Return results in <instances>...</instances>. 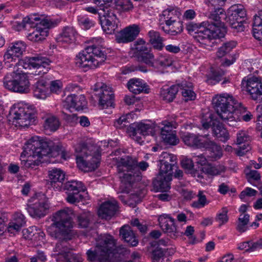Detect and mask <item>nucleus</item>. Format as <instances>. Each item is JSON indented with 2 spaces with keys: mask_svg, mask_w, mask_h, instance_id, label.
<instances>
[{
  "mask_svg": "<svg viewBox=\"0 0 262 262\" xmlns=\"http://www.w3.org/2000/svg\"><path fill=\"white\" fill-rule=\"evenodd\" d=\"M52 147L51 141L37 136H33L25 144L20 160L26 167L38 165L40 162L47 161L41 160L44 157L53 156Z\"/></svg>",
  "mask_w": 262,
  "mask_h": 262,
  "instance_id": "1",
  "label": "nucleus"
},
{
  "mask_svg": "<svg viewBox=\"0 0 262 262\" xmlns=\"http://www.w3.org/2000/svg\"><path fill=\"white\" fill-rule=\"evenodd\" d=\"M76 36L77 32L73 27H66L60 34L58 41L62 43L71 44L75 41Z\"/></svg>",
  "mask_w": 262,
  "mask_h": 262,
  "instance_id": "36",
  "label": "nucleus"
},
{
  "mask_svg": "<svg viewBox=\"0 0 262 262\" xmlns=\"http://www.w3.org/2000/svg\"><path fill=\"white\" fill-rule=\"evenodd\" d=\"M202 125L205 129L212 127L214 135L223 142H226L229 139L228 130L217 121L213 120L211 115H210L207 120L203 119Z\"/></svg>",
  "mask_w": 262,
  "mask_h": 262,
  "instance_id": "17",
  "label": "nucleus"
},
{
  "mask_svg": "<svg viewBox=\"0 0 262 262\" xmlns=\"http://www.w3.org/2000/svg\"><path fill=\"white\" fill-rule=\"evenodd\" d=\"M77 19L79 24L84 29H89L94 25V21L91 20L87 16H78Z\"/></svg>",
  "mask_w": 262,
  "mask_h": 262,
  "instance_id": "56",
  "label": "nucleus"
},
{
  "mask_svg": "<svg viewBox=\"0 0 262 262\" xmlns=\"http://www.w3.org/2000/svg\"><path fill=\"white\" fill-rule=\"evenodd\" d=\"M149 60L150 63L146 64L156 68L169 67L173 62L172 58L167 54H160L155 59L153 55L152 58Z\"/></svg>",
  "mask_w": 262,
  "mask_h": 262,
  "instance_id": "35",
  "label": "nucleus"
},
{
  "mask_svg": "<svg viewBox=\"0 0 262 262\" xmlns=\"http://www.w3.org/2000/svg\"><path fill=\"white\" fill-rule=\"evenodd\" d=\"M91 217V214L89 212H83L78 216V223L79 227L81 228H86L90 223V220Z\"/></svg>",
  "mask_w": 262,
  "mask_h": 262,
  "instance_id": "55",
  "label": "nucleus"
},
{
  "mask_svg": "<svg viewBox=\"0 0 262 262\" xmlns=\"http://www.w3.org/2000/svg\"><path fill=\"white\" fill-rule=\"evenodd\" d=\"M88 43L89 45L75 58L76 66L85 71L98 68L106 59V55L102 50L104 46L102 38L93 37L88 41Z\"/></svg>",
  "mask_w": 262,
  "mask_h": 262,
  "instance_id": "3",
  "label": "nucleus"
},
{
  "mask_svg": "<svg viewBox=\"0 0 262 262\" xmlns=\"http://www.w3.org/2000/svg\"><path fill=\"white\" fill-rule=\"evenodd\" d=\"M159 225L162 230L167 233H174L177 228L174 223V220L170 215L164 214L159 216L158 218Z\"/></svg>",
  "mask_w": 262,
  "mask_h": 262,
  "instance_id": "30",
  "label": "nucleus"
},
{
  "mask_svg": "<svg viewBox=\"0 0 262 262\" xmlns=\"http://www.w3.org/2000/svg\"><path fill=\"white\" fill-rule=\"evenodd\" d=\"M99 105L102 108L112 106L114 103V94L113 89L104 83H97L94 89Z\"/></svg>",
  "mask_w": 262,
  "mask_h": 262,
  "instance_id": "14",
  "label": "nucleus"
},
{
  "mask_svg": "<svg viewBox=\"0 0 262 262\" xmlns=\"http://www.w3.org/2000/svg\"><path fill=\"white\" fill-rule=\"evenodd\" d=\"M178 91V84L172 85L170 87H163L160 91V97L166 102H171L175 98Z\"/></svg>",
  "mask_w": 262,
  "mask_h": 262,
  "instance_id": "38",
  "label": "nucleus"
},
{
  "mask_svg": "<svg viewBox=\"0 0 262 262\" xmlns=\"http://www.w3.org/2000/svg\"><path fill=\"white\" fill-rule=\"evenodd\" d=\"M155 124L149 121L132 123L127 128L130 136L140 144L144 142L146 136H153L155 134Z\"/></svg>",
  "mask_w": 262,
  "mask_h": 262,
  "instance_id": "11",
  "label": "nucleus"
},
{
  "mask_svg": "<svg viewBox=\"0 0 262 262\" xmlns=\"http://www.w3.org/2000/svg\"><path fill=\"white\" fill-rule=\"evenodd\" d=\"M182 90V96L186 101L193 100L196 97V95L192 90L193 84L191 82L186 81H182L178 84V88Z\"/></svg>",
  "mask_w": 262,
  "mask_h": 262,
  "instance_id": "39",
  "label": "nucleus"
},
{
  "mask_svg": "<svg viewBox=\"0 0 262 262\" xmlns=\"http://www.w3.org/2000/svg\"><path fill=\"white\" fill-rule=\"evenodd\" d=\"M134 114L128 113L121 116L115 122V126L117 128H121L127 125V123H129L134 116Z\"/></svg>",
  "mask_w": 262,
  "mask_h": 262,
  "instance_id": "53",
  "label": "nucleus"
},
{
  "mask_svg": "<svg viewBox=\"0 0 262 262\" xmlns=\"http://www.w3.org/2000/svg\"><path fill=\"white\" fill-rule=\"evenodd\" d=\"M253 34L256 39L262 40V10H259L254 16Z\"/></svg>",
  "mask_w": 262,
  "mask_h": 262,
  "instance_id": "37",
  "label": "nucleus"
},
{
  "mask_svg": "<svg viewBox=\"0 0 262 262\" xmlns=\"http://www.w3.org/2000/svg\"><path fill=\"white\" fill-rule=\"evenodd\" d=\"M242 83L253 100L262 102V81L260 79L254 76L245 77Z\"/></svg>",
  "mask_w": 262,
  "mask_h": 262,
  "instance_id": "15",
  "label": "nucleus"
},
{
  "mask_svg": "<svg viewBox=\"0 0 262 262\" xmlns=\"http://www.w3.org/2000/svg\"><path fill=\"white\" fill-rule=\"evenodd\" d=\"M58 262H82V258L70 252L60 253L57 258Z\"/></svg>",
  "mask_w": 262,
  "mask_h": 262,
  "instance_id": "49",
  "label": "nucleus"
},
{
  "mask_svg": "<svg viewBox=\"0 0 262 262\" xmlns=\"http://www.w3.org/2000/svg\"><path fill=\"white\" fill-rule=\"evenodd\" d=\"M116 9L119 11H127L133 8L130 0H116Z\"/></svg>",
  "mask_w": 262,
  "mask_h": 262,
  "instance_id": "54",
  "label": "nucleus"
},
{
  "mask_svg": "<svg viewBox=\"0 0 262 262\" xmlns=\"http://www.w3.org/2000/svg\"><path fill=\"white\" fill-rule=\"evenodd\" d=\"M76 162L79 168L84 171L94 170L99 165L100 154L97 152L94 155H88L89 149L83 144L78 143L75 146Z\"/></svg>",
  "mask_w": 262,
  "mask_h": 262,
  "instance_id": "9",
  "label": "nucleus"
},
{
  "mask_svg": "<svg viewBox=\"0 0 262 262\" xmlns=\"http://www.w3.org/2000/svg\"><path fill=\"white\" fill-rule=\"evenodd\" d=\"M228 212V210L227 208L223 207L216 214L215 220L219 223L220 226H221L228 222L229 220V217L227 215Z\"/></svg>",
  "mask_w": 262,
  "mask_h": 262,
  "instance_id": "52",
  "label": "nucleus"
},
{
  "mask_svg": "<svg viewBox=\"0 0 262 262\" xmlns=\"http://www.w3.org/2000/svg\"><path fill=\"white\" fill-rule=\"evenodd\" d=\"M226 167L222 164H208L202 168V171L208 175L215 176L225 172Z\"/></svg>",
  "mask_w": 262,
  "mask_h": 262,
  "instance_id": "44",
  "label": "nucleus"
},
{
  "mask_svg": "<svg viewBox=\"0 0 262 262\" xmlns=\"http://www.w3.org/2000/svg\"><path fill=\"white\" fill-rule=\"evenodd\" d=\"M74 212L65 208L57 211L51 216L52 224L48 227V234L55 239H66L74 226Z\"/></svg>",
  "mask_w": 262,
  "mask_h": 262,
  "instance_id": "4",
  "label": "nucleus"
},
{
  "mask_svg": "<svg viewBox=\"0 0 262 262\" xmlns=\"http://www.w3.org/2000/svg\"><path fill=\"white\" fill-rule=\"evenodd\" d=\"M127 86L129 91L135 94L149 92L148 85L144 80L139 78L130 79L127 83Z\"/></svg>",
  "mask_w": 262,
  "mask_h": 262,
  "instance_id": "29",
  "label": "nucleus"
},
{
  "mask_svg": "<svg viewBox=\"0 0 262 262\" xmlns=\"http://www.w3.org/2000/svg\"><path fill=\"white\" fill-rule=\"evenodd\" d=\"M166 27H163V30L167 34L172 36H176L180 34L183 31V24L178 19L173 20L166 25Z\"/></svg>",
  "mask_w": 262,
  "mask_h": 262,
  "instance_id": "41",
  "label": "nucleus"
},
{
  "mask_svg": "<svg viewBox=\"0 0 262 262\" xmlns=\"http://www.w3.org/2000/svg\"><path fill=\"white\" fill-rule=\"evenodd\" d=\"M36 231V226H32L22 231L23 237L26 239H32L35 235V231Z\"/></svg>",
  "mask_w": 262,
  "mask_h": 262,
  "instance_id": "59",
  "label": "nucleus"
},
{
  "mask_svg": "<svg viewBox=\"0 0 262 262\" xmlns=\"http://www.w3.org/2000/svg\"><path fill=\"white\" fill-rule=\"evenodd\" d=\"M203 148L207 149L210 152V157L214 159L220 158L222 156V150L221 146L210 141L207 137Z\"/></svg>",
  "mask_w": 262,
  "mask_h": 262,
  "instance_id": "42",
  "label": "nucleus"
},
{
  "mask_svg": "<svg viewBox=\"0 0 262 262\" xmlns=\"http://www.w3.org/2000/svg\"><path fill=\"white\" fill-rule=\"evenodd\" d=\"M64 188L70 192L84 191L85 187L81 182L77 181H69L65 184Z\"/></svg>",
  "mask_w": 262,
  "mask_h": 262,
  "instance_id": "50",
  "label": "nucleus"
},
{
  "mask_svg": "<svg viewBox=\"0 0 262 262\" xmlns=\"http://www.w3.org/2000/svg\"><path fill=\"white\" fill-rule=\"evenodd\" d=\"M198 31L194 37L205 48L211 47L213 39L223 37L226 33V30L224 28H217L208 21L202 22L200 25V30Z\"/></svg>",
  "mask_w": 262,
  "mask_h": 262,
  "instance_id": "8",
  "label": "nucleus"
},
{
  "mask_svg": "<svg viewBox=\"0 0 262 262\" xmlns=\"http://www.w3.org/2000/svg\"><path fill=\"white\" fill-rule=\"evenodd\" d=\"M257 193V191L255 189L247 187L243 191L241 192L239 194V198L241 199H244L246 196H255Z\"/></svg>",
  "mask_w": 262,
  "mask_h": 262,
  "instance_id": "62",
  "label": "nucleus"
},
{
  "mask_svg": "<svg viewBox=\"0 0 262 262\" xmlns=\"http://www.w3.org/2000/svg\"><path fill=\"white\" fill-rule=\"evenodd\" d=\"M148 35L149 37V42L152 45L155 49L161 50L163 47L164 39L160 36L159 32L150 30L148 32Z\"/></svg>",
  "mask_w": 262,
  "mask_h": 262,
  "instance_id": "43",
  "label": "nucleus"
},
{
  "mask_svg": "<svg viewBox=\"0 0 262 262\" xmlns=\"http://www.w3.org/2000/svg\"><path fill=\"white\" fill-rule=\"evenodd\" d=\"M65 176V172L60 168H53L49 170V182L54 190H61Z\"/></svg>",
  "mask_w": 262,
  "mask_h": 262,
  "instance_id": "24",
  "label": "nucleus"
},
{
  "mask_svg": "<svg viewBox=\"0 0 262 262\" xmlns=\"http://www.w3.org/2000/svg\"><path fill=\"white\" fill-rule=\"evenodd\" d=\"M42 118L44 120L43 127L45 129L55 131L58 128L60 125L59 121L54 115L47 114L43 116Z\"/></svg>",
  "mask_w": 262,
  "mask_h": 262,
  "instance_id": "40",
  "label": "nucleus"
},
{
  "mask_svg": "<svg viewBox=\"0 0 262 262\" xmlns=\"http://www.w3.org/2000/svg\"><path fill=\"white\" fill-rule=\"evenodd\" d=\"M30 83L25 74L17 73V93H27L30 91Z\"/></svg>",
  "mask_w": 262,
  "mask_h": 262,
  "instance_id": "46",
  "label": "nucleus"
},
{
  "mask_svg": "<svg viewBox=\"0 0 262 262\" xmlns=\"http://www.w3.org/2000/svg\"><path fill=\"white\" fill-rule=\"evenodd\" d=\"M172 172L159 173L156 180L153 182L154 188L157 191H167L170 188V182L172 180Z\"/></svg>",
  "mask_w": 262,
  "mask_h": 262,
  "instance_id": "26",
  "label": "nucleus"
},
{
  "mask_svg": "<svg viewBox=\"0 0 262 262\" xmlns=\"http://www.w3.org/2000/svg\"><path fill=\"white\" fill-rule=\"evenodd\" d=\"M120 236L122 239L132 247L137 246L138 239L131 227L128 225H124L120 230Z\"/></svg>",
  "mask_w": 262,
  "mask_h": 262,
  "instance_id": "32",
  "label": "nucleus"
},
{
  "mask_svg": "<svg viewBox=\"0 0 262 262\" xmlns=\"http://www.w3.org/2000/svg\"><path fill=\"white\" fill-rule=\"evenodd\" d=\"M212 102L217 115L229 125H233L230 122L240 119L239 111L237 108L239 103L232 96L227 93L217 95L213 98Z\"/></svg>",
  "mask_w": 262,
  "mask_h": 262,
  "instance_id": "6",
  "label": "nucleus"
},
{
  "mask_svg": "<svg viewBox=\"0 0 262 262\" xmlns=\"http://www.w3.org/2000/svg\"><path fill=\"white\" fill-rule=\"evenodd\" d=\"M16 43H12L8 48L4 55V61L5 63L15 61L16 58Z\"/></svg>",
  "mask_w": 262,
  "mask_h": 262,
  "instance_id": "51",
  "label": "nucleus"
},
{
  "mask_svg": "<svg viewBox=\"0 0 262 262\" xmlns=\"http://www.w3.org/2000/svg\"><path fill=\"white\" fill-rule=\"evenodd\" d=\"M28 23L32 24V27L35 28L27 36L28 39L34 42L45 39L48 35V29L53 25L52 21L48 17H38L36 14H32L24 19L22 25L17 23V31L25 28L26 23Z\"/></svg>",
  "mask_w": 262,
  "mask_h": 262,
  "instance_id": "7",
  "label": "nucleus"
},
{
  "mask_svg": "<svg viewBox=\"0 0 262 262\" xmlns=\"http://www.w3.org/2000/svg\"><path fill=\"white\" fill-rule=\"evenodd\" d=\"M181 13L180 9L178 8L170 7L163 11L160 15L159 20L162 23H165V25L171 23L173 20L178 19L181 16Z\"/></svg>",
  "mask_w": 262,
  "mask_h": 262,
  "instance_id": "31",
  "label": "nucleus"
},
{
  "mask_svg": "<svg viewBox=\"0 0 262 262\" xmlns=\"http://www.w3.org/2000/svg\"><path fill=\"white\" fill-rule=\"evenodd\" d=\"M117 169L121 179V187L122 191L128 192L135 179V174L139 170H145L149 166L145 161L138 163L136 158L130 156H124L118 159Z\"/></svg>",
  "mask_w": 262,
  "mask_h": 262,
  "instance_id": "5",
  "label": "nucleus"
},
{
  "mask_svg": "<svg viewBox=\"0 0 262 262\" xmlns=\"http://www.w3.org/2000/svg\"><path fill=\"white\" fill-rule=\"evenodd\" d=\"M133 49L139 60L146 64L150 63L149 60L152 58L153 54L148 50L146 42L143 39L137 40Z\"/></svg>",
  "mask_w": 262,
  "mask_h": 262,
  "instance_id": "19",
  "label": "nucleus"
},
{
  "mask_svg": "<svg viewBox=\"0 0 262 262\" xmlns=\"http://www.w3.org/2000/svg\"><path fill=\"white\" fill-rule=\"evenodd\" d=\"M51 62L48 58L37 55L19 59L17 66L18 69H30L31 68L36 69L35 75L43 76L50 69Z\"/></svg>",
  "mask_w": 262,
  "mask_h": 262,
  "instance_id": "10",
  "label": "nucleus"
},
{
  "mask_svg": "<svg viewBox=\"0 0 262 262\" xmlns=\"http://www.w3.org/2000/svg\"><path fill=\"white\" fill-rule=\"evenodd\" d=\"M250 216L247 213H241L237 222L236 230L239 232H244L248 229Z\"/></svg>",
  "mask_w": 262,
  "mask_h": 262,
  "instance_id": "48",
  "label": "nucleus"
},
{
  "mask_svg": "<svg viewBox=\"0 0 262 262\" xmlns=\"http://www.w3.org/2000/svg\"><path fill=\"white\" fill-rule=\"evenodd\" d=\"M221 64L223 67H229L236 60V57L235 54L224 57Z\"/></svg>",
  "mask_w": 262,
  "mask_h": 262,
  "instance_id": "63",
  "label": "nucleus"
},
{
  "mask_svg": "<svg viewBox=\"0 0 262 262\" xmlns=\"http://www.w3.org/2000/svg\"><path fill=\"white\" fill-rule=\"evenodd\" d=\"M140 28L138 25H133L121 30L116 40L118 43H127L133 41L138 35Z\"/></svg>",
  "mask_w": 262,
  "mask_h": 262,
  "instance_id": "22",
  "label": "nucleus"
},
{
  "mask_svg": "<svg viewBox=\"0 0 262 262\" xmlns=\"http://www.w3.org/2000/svg\"><path fill=\"white\" fill-rule=\"evenodd\" d=\"M34 96L38 99H45L50 95L47 82L41 80L38 81L34 85Z\"/></svg>",
  "mask_w": 262,
  "mask_h": 262,
  "instance_id": "34",
  "label": "nucleus"
},
{
  "mask_svg": "<svg viewBox=\"0 0 262 262\" xmlns=\"http://www.w3.org/2000/svg\"><path fill=\"white\" fill-rule=\"evenodd\" d=\"M34 107L24 102H17V128L28 127L35 121Z\"/></svg>",
  "mask_w": 262,
  "mask_h": 262,
  "instance_id": "12",
  "label": "nucleus"
},
{
  "mask_svg": "<svg viewBox=\"0 0 262 262\" xmlns=\"http://www.w3.org/2000/svg\"><path fill=\"white\" fill-rule=\"evenodd\" d=\"M208 18L213 21L210 24L215 25L217 28L220 29L223 27L226 30L225 23H226L227 16L224 10L222 8H214L213 10L210 12Z\"/></svg>",
  "mask_w": 262,
  "mask_h": 262,
  "instance_id": "27",
  "label": "nucleus"
},
{
  "mask_svg": "<svg viewBox=\"0 0 262 262\" xmlns=\"http://www.w3.org/2000/svg\"><path fill=\"white\" fill-rule=\"evenodd\" d=\"M129 251L122 246L117 247L111 235H101L94 249L87 252L88 259L92 262H115L119 255H126Z\"/></svg>",
  "mask_w": 262,
  "mask_h": 262,
  "instance_id": "2",
  "label": "nucleus"
},
{
  "mask_svg": "<svg viewBox=\"0 0 262 262\" xmlns=\"http://www.w3.org/2000/svg\"><path fill=\"white\" fill-rule=\"evenodd\" d=\"M251 140V137L247 130H240L236 134V143L240 146L236 149V154L239 156H242L251 149L249 142Z\"/></svg>",
  "mask_w": 262,
  "mask_h": 262,
  "instance_id": "23",
  "label": "nucleus"
},
{
  "mask_svg": "<svg viewBox=\"0 0 262 262\" xmlns=\"http://www.w3.org/2000/svg\"><path fill=\"white\" fill-rule=\"evenodd\" d=\"M164 255V252L161 249H157L152 252V257L155 262H160Z\"/></svg>",
  "mask_w": 262,
  "mask_h": 262,
  "instance_id": "64",
  "label": "nucleus"
},
{
  "mask_svg": "<svg viewBox=\"0 0 262 262\" xmlns=\"http://www.w3.org/2000/svg\"><path fill=\"white\" fill-rule=\"evenodd\" d=\"M15 104H14L11 107L9 113L7 116L8 122L9 124L14 125L16 126V124H14L16 120V110Z\"/></svg>",
  "mask_w": 262,
  "mask_h": 262,
  "instance_id": "60",
  "label": "nucleus"
},
{
  "mask_svg": "<svg viewBox=\"0 0 262 262\" xmlns=\"http://www.w3.org/2000/svg\"><path fill=\"white\" fill-rule=\"evenodd\" d=\"M118 209L117 202L114 199H111L101 204L98 209V214L101 219L108 220L116 213Z\"/></svg>",
  "mask_w": 262,
  "mask_h": 262,
  "instance_id": "25",
  "label": "nucleus"
},
{
  "mask_svg": "<svg viewBox=\"0 0 262 262\" xmlns=\"http://www.w3.org/2000/svg\"><path fill=\"white\" fill-rule=\"evenodd\" d=\"M198 200L192 203V206L195 208H201L208 204L206 196L201 191L198 195Z\"/></svg>",
  "mask_w": 262,
  "mask_h": 262,
  "instance_id": "57",
  "label": "nucleus"
},
{
  "mask_svg": "<svg viewBox=\"0 0 262 262\" xmlns=\"http://www.w3.org/2000/svg\"><path fill=\"white\" fill-rule=\"evenodd\" d=\"M82 199V195L78 192H69L66 199L67 202L71 204L79 202Z\"/></svg>",
  "mask_w": 262,
  "mask_h": 262,
  "instance_id": "58",
  "label": "nucleus"
},
{
  "mask_svg": "<svg viewBox=\"0 0 262 262\" xmlns=\"http://www.w3.org/2000/svg\"><path fill=\"white\" fill-rule=\"evenodd\" d=\"M50 207L47 201H42L35 203L29 208V213L34 217H42L45 216Z\"/></svg>",
  "mask_w": 262,
  "mask_h": 262,
  "instance_id": "33",
  "label": "nucleus"
},
{
  "mask_svg": "<svg viewBox=\"0 0 262 262\" xmlns=\"http://www.w3.org/2000/svg\"><path fill=\"white\" fill-rule=\"evenodd\" d=\"M236 46V42L230 41L224 43L220 47L216 52V57L218 58H222L225 56L231 55L230 52Z\"/></svg>",
  "mask_w": 262,
  "mask_h": 262,
  "instance_id": "45",
  "label": "nucleus"
},
{
  "mask_svg": "<svg viewBox=\"0 0 262 262\" xmlns=\"http://www.w3.org/2000/svg\"><path fill=\"white\" fill-rule=\"evenodd\" d=\"M62 88V83L60 80H56L51 82L50 90L51 93H58Z\"/></svg>",
  "mask_w": 262,
  "mask_h": 262,
  "instance_id": "61",
  "label": "nucleus"
},
{
  "mask_svg": "<svg viewBox=\"0 0 262 262\" xmlns=\"http://www.w3.org/2000/svg\"><path fill=\"white\" fill-rule=\"evenodd\" d=\"M177 158L171 154L163 152L160 156V168L161 173L171 172Z\"/></svg>",
  "mask_w": 262,
  "mask_h": 262,
  "instance_id": "28",
  "label": "nucleus"
},
{
  "mask_svg": "<svg viewBox=\"0 0 262 262\" xmlns=\"http://www.w3.org/2000/svg\"><path fill=\"white\" fill-rule=\"evenodd\" d=\"M246 11L241 5H233L231 6L227 11V18L226 23L238 31L244 30L243 22L246 16Z\"/></svg>",
  "mask_w": 262,
  "mask_h": 262,
  "instance_id": "13",
  "label": "nucleus"
},
{
  "mask_svg": "<svg viewBox=\"0 0 262 262\" xmlns=\"http://www.w3.org/2000/svg\"><path fill=\"white\" fill-rule=\"evenodd\" d=\"M4 84L6 89L12 92H16V72L13 71L7 74L4 78Z\"/></svg>",
  "mask_w": 262,
  "mask_h": 262,
  "instance_id": "47",
  "label": "nucleus"
},
{
  "mask_svg": "<svg viewBox=\"0 0 262 262\" xmlns=\"http://www.w3.org/2000/svg\"><path fill=\"white\" fill-rule=\"evenodd\" d=\"M102 10L104 18L100 20L102 28L106 33L112 34L118 28L116 9L112 6H105Z\"/></svg>",
  "mask_w": 262,
  "mask_h": 262,
  "instance_id": "16",
  "label": "nucleus"
},
{
  "mask_svg": "<svg viewBox=\"0 0 262 262\" xmlns=\"http://www.w3.org/2000/svg\"><path fill=\"white\" fill-rule=\"evenodd\" d=\"M86 103L84 95L71 94L66 98L63 102V105L67 110L73 108L76 111H80L82 110L86 106Z\"/></svg>",
  "mask_w": 262,
  "mask_h": 262,
  "instance_id": "20",
  "label": "nucleus"
},
{
  "mask_svg": "<svg viewBox=\"0 0 262 262\" xmlns=\"http://www.w3.org/2000/svg\"><path fill=\"white\" fill-rule=\"evenodd\" d=\"M163 127L161 129V137L163 142L169 145H176L178 144L179 139L176 135V132L172 129L170 122L164 121Z\"/></svg>",
  "mask_w": 262,
  "mask_h": 262,
  "instance_id": "21",
  "label": "nucleus"
},
{
  "mask_svg": "<svg viewBox=\"0 0 262 262\" xmlns=\"http://www.w3.org/2000/svg\"><path fill=\"white\" fill-rule=\"evenodd\" d=\"M208 136L200 135L189 132L181 134V138L185 145L189 147L201 148L204 144Z\"/></svg>",
  "mask_w": 262,
  "mask_h": 262,
  "instance_id": "18",
  "label": "nucleus"
}]
</instances>
